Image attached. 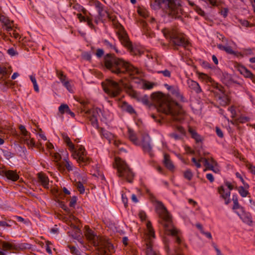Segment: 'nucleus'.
<instances>
[{"mask_svg":"<svg viewBox=\"0 0 255 255\" xmlns=\"http://www.w3.org/2000/svg\"><path fill=\"white\" fill-rule=\"evenodd\" d=\"M104 64L112 73L121 77V80H128V77L143 80V78L145 77L144 73L141 70L123 59L117 58L113 54L109 53L105 55Z\"/></svg>","mask_w":255,"mask_h":255,"instance_id":"nucleus-1","label":"nucleus"},{"mask_svg":"<svg viewBox=\"0 0 255 255\" xmlns=\"http://www.w3.org/2000/svg\"><path fill=\"white\" fill-rule=\"evenodd\" d=\"M151 99L158 106V110L166 115L170 116L173 121H180L183 119L184 112L182 107L171 100L168 95L158 91L152 93Z\"/></svg>","mask_w":255,"mask_h":255,"instance_id":"nucleus-2","label":"nucleus"},{"mask_svg":"<svg viewBox=\"0 0 255 255\" xmlns=\"http://www.w3.org/2000/svg\"><path fill=\"white\" fill-rule=\"evenodd\" d=\"M156 212L158 214L159 220L158 222L162 225L165 230L168 232L172 236L175 237V242L179 245V246L176 247L174 253H170V250L168 243H165V249L168 255H183L181 252V246L182 245L181 240L177 236L178 230L173 228L171 216L169 214L166 208L161 202H157L155 208Z\"/></svg>","mask_w":255,"mask_h":255,"instance_id":"nucleus-3","label":"nucleus"},{"mask_svg":"<svg viewBox=\"0 0 255 255\" xmlns=\"http://www.w3.org/2000/svg\"><path fill=\"white\" fill-rule=\"evenodd\" d=\"M86 228L85 235L94 246L97 248V251L100 255H112L115 252L113 244L109 240L98 236L89 228Z\"/></svg>","mask_w":255,"mask_h":255,"instance_id":"nucleus-4","label":"nucleus"},{"mask_svg":"<svg viewBox=\"0 0 255 255\" xmlns=\"http://www.w3.org/2000/svg\"><path fill=\"white\" fill-rule=\"evenodd\" d=\"M113 165L117 169L119 177L126 180L129 183L133 182L134 174L125 161L119 157H116Z\"/></svg>","mask_w":255,"mask_h":255,"instance_id":"nucleus-5","label":"nucleus"},{"mask_svg":"<svg viewBox=\"0 0 255 255\" xmlns=\"http://www.w3.org/2000/svg\"><path fill=\"white\" fill-rule=\"evenodd\" d=\"M162 32L164 37L167 39L169 38L174 46L185 47L188 44L184 34L179 33L173 29H169L165 28L162 30Z\"/></svg>","mask_w":255,"mask_h":255,"instance_id":"nucleus-6","label":"nucleus"},{"mask_svg":"<svg viewBox=\"0 0 255 255\" xmlns=\"http://www.w3.org/2000/svg\"><path fill=\"white\" fill-rule=\"evenodd\" d=\"M167 2V6L164 9L165 13L173 18L181 17L183 10L181 7L180 0H169Z\"/></svg>","mask_w":255,"mask_h":255,"instance_id":"nucleus-7","label":"nucleus"},{"mask_svg":"<svg viewBox=\"0 0 255 255\" xmlns=\"http://www.w3.org/2000/svg\"><path fill=\"white\" fill-rule=\"evenodd\" d=\"M102 86L104 92L111 97L117 96L122 91L120 85L115 81H104Z\"/></svg>","mask_w":255,"mask_h":255,"instance_id":"nucleus-8","label":"nucleus"},{"mask_svg":"<svg viewBox=\"0 0 255 255\" xmlns=\"http://www.w3.org/2000/svg\"><path fill=\"white\" fill-rule=\"evenodd\" d=\"M72 156L82 166L89 164L91 162V159L87 156L85 148L82 145L78 150L73 151Z\"/></svg>","mask_w":255,"mask_h":255,"instance_id":"nucleus-9","label":"nucleus"},{"mask_svg":"<svg viewBox=\"0 0 255 255\" xmlns=\"http://www.w3.org/2000/svg\"><path fill=\"white\" fill-rule=\"evenodd\" d=\"M150 138L148 135H143L141 141H139V145L144 152L148 153L151 157L153 156L152 150V146L150 143Z\"/></svg>","mask_w":255,"mask_h":255,"instance_id":"nucleus-10","label":"nucleus"},{"mask_svg":"<svg viewBox=\"0 0 255 255\" xmlns=\"http://www.w3.org/2000/svg\"><path fill=\"white\" fill-rule=\"evenodd\" d=\"M198 161L200 162L201 161H204V166H206L207 169L215 172L214 169V165L216 164L217 163L212 157H211L210 158L211 163L209 161L208 159L203 157H200Z\"/></svg>","mask_w":255,"mask_h":255,"instance_id":"nucleus-11","label":"nucleus"},{"mask_svg":"<svg viewBox=\"0 0 255 255\" xmlns=\"http://www.w3.org/2000/svg\"><path fill=\"white\" fill-rule=\"evenodd\" d=\"M119 37L122 43L125 46L127 47L128 49H130L131 51H132L133 47L131 42L129 40L127 34L124 33L123 34H120L119 35Z\"/></svg>","mask_w":255,"mask_h":255,"instance_id":"nucleus-12","label":"nucleus"},{"mask_svg":"<svg viewBox=\"0 0 255 255\" xmlns=\"http://www.w3.org/2000/svg\"><path fill=\"white\" fill-rule=\"evenodd\" d=\"M218 192L220 194L221 197L225 200V204L228 205L230 202L229 197L230 196L231 192L228 191L225 192V189L223 186L218 187Z\"/></svg>","mask_w":255,"mask_h":255,"instance_id":"nucleus-13","label":"nucleus"},{"mask_svg":"<svg viewBox=\"0 0 255 255\" xmlns=\"http://www.w3.org/2000/svg\"><path fill=\"white\" fill-rule=\"evenodd\" d=\"M152 239H145V253L146 255H159L156 252H155L152 248Z\"/></svg>","mask_w":255,"mask_h":255,"instance_id":"nucleus-14","label":"nucleus"},{"mask_svg":"<svg viewBox=\"0 0 255 255\" xmlns=\"http://www.w3.org/2000/svg\"><path fill=\"white\" fill-rule=\"evenodd\" d=\"M39 181L45 188H48L49 179L43 173L40 172L38 174Z\"/></svg>","mask_w":255,"mask_h":255,"instance_id":"nucleus-15","label":"nucleus"},{"mask_svg":"<svg viewBox=\"0 0 255 255\" xmlns=\"http://www.w3.org/2000/svg\"><path fill=\"white\" fill-rule=\"evenodd\" d=\"M163 163L169 170H173L174 169V166L170 159V156L167 153L164 154Z\"/></svg>","mask_w":255,"mask_h":255,"instance_id":"nucleus-16","label":"nucleus"},{"mask_svg":"<svg viewBox=\"0 0 255 255\" xmlns=\"http://www.w3.org/2000/svg\"><path fill=\"white\" fill-rule=\"evenodd\" d=\"M5 176L9 180L15 181L18 180L19 176L17 173L13 170H6L4 171Z\"/></svg>","mask_w":255,"mask_h":255,"instance_id":"nucleus-17","label":"nucleus"},{"mask_svg":"<svg viewBox=\"0 0 255 255\" xmlns=\"http://www.w3.org/2000/svg\"><path fill=\"white\" fill-rule=\"evenodd\" d=\"M188 130L192 138L195 139L196 143H201L202 142L203 138L195 130L191 128H189Z\"/></svg>","mask_w":255,"mask_h":255,"instance_id":"nucleus-18","label":"nucleus"},{"mask_svg":"<svg viewBox=\"0 0 255 255\" xmlns=\"http://www.w3.org/2000/svg\"><path fill=\"white\" fill-rule=\"evenodd\" d=\"M239 71L240 73L244 75L246 78H254L253 74L250 71L248 70L245 67L241 66L239 68Z\"/></svg>","mask_w":255,"mask_h":255,"instance_id":"nucleus-19","label":"nucleus"},{"mask_svg":"<svg viewBox=\"0 0 255 255\" xmlns=\"http://www.w3.org/2000/svg\"><path fill=\"white\" fill-rule=\"evenodd\" d=\"M146 227L148 230V233L146 235L145 239H153L155 238V233L151 225V223L148 221L146 224Z\"/></svg>","mask_w":255,"mask_h":255,"instance_id":"nucleus-20","label":"nucleus"},{"mask_svg":"<svg viewBox=\"0 0 255 255\" xmlns=\"http://www.w3.org/2000/svg\"><path fill=\"white\" fill-rule=\"evenodd\" d=\"M188 84L190 88L194 91L196 93H199L201 91L199 84L196 81H189Z\"/></svg>","mask_w":255,"mask_h":255,"instance_id":"nucleus-21","label":"nucleus"},{"mask_svg":"<svg viewBox=\"0 0 255 255\" xmlns=\"http://www.w3.org/2000/svg\"><path fill=\"white\" fill-rule=\"evenodd\" d=\"M100 133L101 134L103 137H104L109 140L110 143L112 142V139L115 137L114 135L112 133L107 130H105L103 128H100Z\"/></svg>","mask_w":255,"mask_h":255,"instance_id":"nucleus-22","label":"nucleus"},{"mask_svg":"<svg viewBox=\"0 0 255 255\" xmlns=\"http://www.w3.org/2000/svg\"><path fill=\"white\" fill-rule=\"evenodd\" d=\"M75 231L74 233L72 235V237L77 240L81 244H83V240L81 237V230L78 229L76 226H74Z\"/></svg>","mask_w":255,"mask_h":255,"instance_id":"nucleus-23","label":"nucleus"},{"mask_svg":"<svg viewBox=\"0 0 255 255\" xmlns=\"http://www.w3.org/2000/svg\"><path fill=\"white\" fill-rule=\"evenodd\" d=\"M128 137L131 141L135 145H139V141L138 140L134 132L131 129H128Z\"/></svg>","mask_w":255,"mask_h":255,"instance_id":"nucleus-24","label":"nucleus"},{"mask_svg":"<svg viewBox=\"0 0 255 255\" xmlns=\"http://www.w3.org/2000/svg\"><path fill=\"white\" fill-rule=\"evenodd\" d=\"M142 88L144 90H150L157 84L150 81H142Z\"/></svg>","mask_w":255,"mask_h":255,"instance_id":"nucleus-25","label":"nucleus"},{"mask_svg":"<svg viewBox=\"0 0 255 255\" xmlns=\"http://www.w3.org/2000/svg\"><path fill=\"white\" fill-rule=\"evenodd\" d=\"M219 103L223 106H225L230 103V99L228 96L223 94L222 96L218 97Z\"/></svg>","mask_w":255,"mask_h":255,"instance_id":"nucleus-26","label":"nucleus"},{"mask_svg":"<svg viewBox=\"0 0 255 255\" xmlns=\"http://www.w3.org/2000/svg\"><path fill=\"white\" fill-rule=\"evenodd\" d=\"M10 74L11 72L8 71L6 67L0 66V76H1V78L7 79L9 77Z\"/></svg>","mask_w":255,"mask_h":255,"instance_id":"nucleus-27","label":"nucleus"},{"mask_svg":"<svg viewBox=\"0 0 255 255\" xmlns=\"http://www.w3.org/2000/svg\"><path fill=\"white\" fill-rule=\"evenodd\" d=\"M15 85V82L13 81H0V86L2 89L11 87Z\"/></svg>","mask_w":255,"mask_h":255,"instance_id":"nucleus-28","label":"nucleus"},{"mask_svg":"<svg viewBox=\"0 0 255 255\" xmlns=\"http://www.w3.org/2000/svg\"><path fill=\"white\" fill-rule=\"evenodd\" d=\"M63 85L70 92H74L73 85L72 83V81H61Z\"/></svg>","mask_w":255,"mask_h":255,"instance_id":"nucleus-29","label":"nucleus"},{"mask_svg":"<svg viewBox=\"0 0 255 255\" xmlns=\"http://www.w3.org/2000/svg\"><path fill=\"white\" fill-rule=\"evenodd\" d=\"M89 121L93 127L96 129L99 128L97 118L94 113L89 117Z\"/></svg>","mask_w":255,"mask_h":255,"instance_id":"nucleus-30","label":"nucleus"},{"mask_svg":"<svg viewBox=\"0 0 255 255\" xmlns=\"http://www.w3.org/2000/svg\"><path fill=\"white\" fill-rule=\"evenodd\" d=\"M63 137L64 141L68 146L69 149L73 152L75 150L74 145L71 142L70 138L67 135H63Z\"/></svg>","mask_w":255,"mask_h":255,"instance_id":"nucleus-31","label":"nucleus"},{"mask_svg":"<svg viewBox=\"0 0 255 255\" xmlns=\"http://www.w3.org/2000/svg\"><path fill=\"white\" fill-rule=\"evenodd\" d=\"M248 188H246L245 186H240L238 188V190L240 195L243 197H247L249 194V192L247 190Z\"/></svg>","mask_w":255,"mask_h":255,"instance_id":"nucleus-32","label":"nucleus"},{"mask_svg":"<svg viewBox=\"0 0 255 255\" xmlns=\"http://www.w3.org/2000/svg\"><path fill=\"white\" fill-rule=\"evenodd\" d=\"M24 141L29 147H34L35 146V141L33 138H30V135L24 137Z\"/></svg>","mask_w":255,"mask_h":255,"instance_id":"nucleus-33","label":"nucleus"},{"mask_svg":"<svg viewBox=\"0 0 255 255\" xmlns=\"http://www.w3.org/2000/svg\"><path fill=\"white\" fill-rule=\"evenodd\" d=\"M193 176L191 170L189 169H187L184 172V177L188 180H191Z\"/></svg>","mask_w":255,"mask_h":255,"instance_id":"nucleus-34","label":"nucleus"},{"mask_svg":"<svg viewBox=\"0 0 255 255\" xmlns=\"http://www.w3.org/2000/svg\"><path fill=\"white\" fill-rule=\"evenodd\" d=\"M164 86L167 88V89L170 91L171 92V93L173 95H175V94L174 93V91H176V92H178L179 91V89L176 87H174V86H169L168 85V84H164Z\"/></svg>","mask_w":255,"mask_h":255,"instance_id":"nucleus-35","label":"nucleus"},{"mask_svg":"<svg viewBox=\"0 0 255 255\" xmlns=\"http://www.w3.org/2000/svg\"><path fill=\"white\" fill-rule=\"evenodd\" d=\"M232 200L234 203L233 209H238L240 208V206L238 202V197L237 195H234L233 196Z\"/></svg>","mask_w":255,"mask_h":255,"instance_id":"nucleus-36","label":"nucleus"},{"mask_svg":"<svg viewBox=\"0 0 255 255\" xmlns=\"http://www.w3.org/2000/svg\"><path fill=\"white\" fill-rule=\"evenodd\" d=\"M62 108H66V109L67 110V112H66V113L70 115L73 118L75 117V114L70 110L69 106L67 104H61L60 110L62 109Z\"/></svg>","mask_w":255,"mask_h":255,"instance_id":"nucleus-37","label":"nucleus"},{"mask_svg":"<svg viewBox=\"0 0 255 255\" xmlns=\"http://www.w3.org/2000/svg\"><path fill=\"white\" fill-rule=\"evenodd\" d=\"M174 93L175 94V95H174L175 97L179 101L182 102H184L185 101L183 95L179 92V90L178 92L174 91Z\"/></svg>","mask_w":255,"mask_h":255,"instance_id":"nucleus-38","label":"nucleus"},{"mask_svg":"<svg viewBox=\"0 0 255 255\" xmlns=\"http://www.w3.org/2000/svg\"><path fill=\"white\" fill-rule=\"evenodd\" d=\"M19 128L20 130L21 133L24 136H28L30 135V133H29L27 130L26 129L25 127L22 125H20L19 126Z\"/></svg>","mask_w":255,"mask_h":255,"instance_id":"nucleus-39","label":"nucleus"},{"mask_svg":"<svg viewBox=\"0 0 255 255\" xmlns=\"http://www.w3.org/2000/svg\"><path fill=\"white\" fill-rule=\"evenodd\" d=\"M243 221L249 225H251L252 224V218L250 216L245 215L242 217Z\"/></svg>","mask_w":255,"mask_h":255,"instance_id":"nucleus-40","label":"nucleus"},{"mask_svg":"<svg viewBox=\"0 0 255 255\" xmlns=\"http://www.w3.org/2000/svg\"><path fill=\"white\" fill-rule=\"evenodd\" d=\"M95 5L98 8V13L100 16H101L102 12L103 11V6L102 4L98 0L95 2Z\"/></svg>","mask_w":255,"mask_h":255,"instance_id":"nucleus-41","label":"nucleus"},{"mask_svg":"<svg viewBox=\"0 0 255 255\" xmlns=\"http://www.w3.org/2000/svg\"><path fill=\"white\" fill-rule=\"evenodd\" d=\"M1 246L3 249H4L5 251L6 250H10L12 248V245L6 242H2L1 243Z\"/></svg>","mask_w":255,"mask_h":255,"instance_id":"nucleus-42","label":"nucleus"},{"mask_svg":"<svg viewBox=\"0 0 255 255\" xmlns=\"http://www.w3.org/2000/svg\"><path fill=\"white\" fill-rule=\"evenodd\" d=\"M195 10L199 15L206 18L205 12L200 7L197 5H195Z\"/></svg>","mask_w":255,"mask_h":255,"instance_id":"nucleus-43","label":"nucleus"},{"mask_svg":"<svg viewBox=\"0 0 255 255\" xmlns=\"http://www.w3.org/2000/svg\"><path fill=\"white\" fill-rule=\"evenodd\" d=\"M169 136L175 140H179L182 138L183 135H181V134L177 133L176 132H173L170 133Z\"/></svg>","mask_w":255,"mask_h":255,"instance_id":"nucleus-44","label":"nucleus"},{"mask_svg":"<svg viewBox=\"0 0 255 255\" xmlns=\"http://www.w3.org/2000/svg\"><path fill=\"white\" fill-rule=\"evenodd\" d=\"M76 186L81 194L85 192V188L83 184L81 182H78L76 184Z\"/></svg>","mask_w":255,"mask_h":255,"instance_id":"nucleus-45","label":"nucleus"},{"mask_svg":"<svg viewBox=\"0 0 255 255\" xmlns=\"http://www.w3.org/2000/svg\"><path fill=\"white\" fill-rule=\"evenodd\" d=\"M72 254L75 255H80V252L74 246H68Z\"/></svg>","mask_w":255,"mask_h":255,"instance_id":"nucleus-46","label":"nucleus"},{"mask_svg":"<svg viewBox=\"0 0 255 255\" xmlns=\"http://www.w3.org/2000/svg\"><path fill=\"white\" fill-rule=\"evenodd\" d=\"M82 57L83 59L87 61H91V55L90 53L88 52H84L82 54Z\"/></svg>","mask_w":255,"mask_h":255,"instance_id":"nucleus-47","label":"nucleus"},{"mask_svg":"<svg viewBox=\"0 0 255 255\" xmlns=\"http://www.w3.org/2000/svg\"><path fill=\"white\" fill-rule=\"evenodd\" d=\"M236 175L237 177L239 178L240 179V180L241 181V182L243 183V184H244V185L245 186V187L246 188H249V184L245 182V181L244 180L243 178L242 177L241 175L239 172H237L236 173Z\"/></svg>","mask_w":255,"mask_h":255,"instance_id":"nucleus-48","label":"nucleus"},{"mask_svg":"<svg viewBox=\"0 0 255 255\" xmlns=\"http://www.w3.org/2000/svg\"><path fill=\"white\" fill-rule=\"evenodd\" d=\"M56 74L58 78L61 80H66V76L63 74V72L61 71L56 70Z\"/></svg>","mask_w":255,"mask_h":255,"instance_id":"nucleus-49","label":"nucleus"},{"mask_svg":"<svg viewBox=\"0 0 255 255\" xmlns=\"http://www.w3.org/2000/svg\"><path fill=\"white\" fill-rule=\"evenodd\" d=\"M157 73H158V74L162 73L165 77H167V78L170 77V74H171L170 72L168 70H165L164 71H158Z\"/></svg>","mask_w":255,"mask_h":255,"instance_id":"nucleus-50","label":"nucleus"},{"mask_svg":"<svg viewBox=\"0 0 255 255\" xmlns=\"http://www.w3.org/2000/svg\"><path fill=\"white\" fill-rule=\"evenodd\" d=\"M112 141H113V143L116 147H119V149L121 151L124 150L123 147H120V145L121 144V142L120 140H117L114 137L112 139Z\"/></svg>","mask_w":255,"mask_h":255,"instance_id":"nucleus-51","label":"nucleus"},{"mask_svg":"<svg viewBox=\"0 0 255 255\" xmlns=\"http://www.w3.org/2000/svg\"><path fill=\"white\" fill-rule=\"evenodd\" d=\"M64 160L65 161L64 166L66 167L67 169L69 171L72 170L73 169L71 163L67 159H64Z\"/></svg>","mask_w":255,"mask_h":255,"instance_id":"nucleus-52","label":"nucleus"},{"mask_svg":"<svg viewBox=\"0 0 255 255\" xmlns=\"http://www.w3.org/2000/svg\"><path fill=\"white\" fill-rule=\"evenodd\" d=\"M224 51H225L228 54H235V52L234 50H233L232 47L229 46H226Z\"/></svg>","mask_w":255,"mask_h":255,"instance_id":"nucleus-53","label":"nucleus"},{"mask_svg":"<svg viewBox=\"0 0 255 255\" xmlns=\"http://www.w3.org/2000/svg\"><path fill=\"white\" fill-rule=\"evenodd\" d=\"M176 130L179 132V134H181L183 136L185 134V130H184L182 127L177 126L176 127Z\"/></svg>","mask_w":255,"mask_h":255,"instance_id":"nucleus-54","label":"nucleus"},{"mask_svg":"<svg viewBox=\"0 0 255 255\" xmlns=\"http://www.w3.org/2000/svg\"><path fill=\"white\" fill-rule=\"evenodd\" d=\"M77 16L80 22H86L87 20L88 17L83 16L81 13H78Z\"/></svg>","mask_w":255,"mask_h":255,"instance_id":"nucleus-55","label":"nucleus"},{"mask_svg":"<svg viewBox=\"0 0 255 255\" xmlns=\"http://www.w3.org/2000/svg\"><path fill=\"white\" fill-rule=\"evenodd\" d=\"M216 132L217 135L221 138H223L224 137V134L222 130L219 128H216Z\"/></svg>","mask_w":255,"mask_h":255,"instance_id":"nucleus-56","label":"nucleus"},{"mask_svg":"<svg viewBox=\"0 0 255 255\" xmlns=\"http://www.w3.org/2000/svg\"><path fill=\"white\" fill-rule=\"evenodd\" d=\"M77 202V198L76 196H73L70 201L69 206L71 207H74Z\"/></svg>","mask_w":255,"mask_h":255,"instance_id":"nucleus-57","label":"nucleus"},{"mask_svg":"<svg viewBox=\"0 0 255 255\" xmlns=\"http://www.w3.org/2000/svg\"><path fill=\"white\" fill-rule=\"evenodd\" d=\"M239 22L243 25L248 27L249 25V22L245 19H238Z\"/></svg>","mask_w":255,"mask_h":255,"instance_id":"nucleus-58","label":"nucleus"},{"mask_svg":"<svg viewBox=\"0 0 255 255\" xmlns=\"http://www.w3.org/2000/svg\"><path fill=\"white\" fill-rule=\"evenodd\" d=\"M141 102L145 105L149 106L150 105V102L147 96H145L142 98Z\"/></svg>","mask_w":255,"mask_h":255,"instance_id":"nucleus-59","label":"nucleus"},{"mask_svg":"<svg viewBox=\"0 0 255 255\" xmlns=\"http://www.w3.org/2000/svg\"><path fill=\"white\" fill-rule=\"evenodd\" d=\"M7 53L11 56H13L17 54V53L15 51L13 48L8 49L7 50Z\"/></svg>","mask_w":255,"mask_h":255,"instance_id":"nucleus-60","label":"nucleus"},{"mask_svg":"<svg viewBox=\"0 0 255 255\" xmlns=\"http://www.w3.org/2000/svg\"><path fill=\"white\" fill-rule=\"evenodd\" d=\"M51 244H52L51 243L48 241L46 242V252L49 254H52L51 250L50 249V247H49V246Z\"/></svg>","mask_w":255,"mask_h":255,"instance_id":"nucleus-61","label":"nucleus"},{"mask_svg":"<svg viewBox=\"0 0 255 255\" xmlns=\"http://www.w3.org/2000/svg\"><path fill=\"white\" fill-rule=\"evenodd\" d=\"M104 50L102 49L99 48L97 49L96 54L98 57L100 58L104 55Z\"/></svg>","mask_w":255,"mask_h":255,"instance_id":"nucleus-62","label":"nucleus"},{"mask_svg":"<svg viewBox=\"0 0 255 255\" xmlns=\"http://www.w3.org/2000/svg\"><path fill=\"white\" fill-rule=\"evenodd\" d=\"M138 216L142 221L145 220L146 218V215L144 211H140L139 213Z\"/></svg>","mask_w":255,"mask_h":255,"instance_id":"nucleus-63","label":"nucleus"},{"mask_svg":"<svg viewBox=\"0 0 255 255\" xmlns=\"http://www.w3.org/2000/svg\"><path fill=\"white\" fill-rule=\"evenodd\" d=\"M229 111H230L231 113L232 114V117L233 118H235L236 117V112L235 107L233 106L230 107L229 108Z\"/></svg>","mask_w":255,"mask_h":255,"instance_id":"nucleus-64","label":"nucleus"}]
</instances>
